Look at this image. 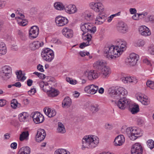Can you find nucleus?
Here are the masks:
<instances>
[{"mask_svg": "<svg viewBox=\"0 0 154 154\" xmlns=\"http://www.w3.org/2000/svg\"><path fill=\"white\" fill-rule=\"evenodd\" d=\"M36 92V90L35 88H31V90L28 91V94L30 96H32Z\"/></svg>", "mask_w": 154, "mask_h": 154, "instance_id": "8fccbe9b", "label": "nucleus"}, {"mask_svg": "<svg viewBox=\"0 0 154 154\" xmlns=\"http://www.w3.org/2000/svg\"><path fill=\"white\" fill-rule=\"evenodd\" d=\"M139 107L138 105H134L131 108V111L133 114L136 113L139 111Z\"/></svg>", "mask_w": 154, "mask_h": 154, "instance_id": "ea45409f", "label": "nucleus"}, {"mask_svg": "<svg viewBox=\"0 0 154 154\" xmlns=\"http://www.w3.org/2000/svg\"><path fill=\"white\" fill-rule=\"evenodd\" d=\"M98 88V86L91 85L85 87V91L87 94H93L97 92Z\"/></svg>", "mask_w": 154, "mask_h": 154, "instance_id": "9b49d317", "label": "nucleus"}, {"mask_svg": "<svg viewBox=\"0 0 154 154\" xmlns=\"http://www.w3.org/2000/svg\"><path fill=\"white\" fill-rule=\"evenodd\" d=\"M145 22L147 23L149 22L152 23H154V16L148 15V17L145 18Z\"/></svg>", "mask_w": 154, "mask_h": 154, "instance_id": "4c0bfd02", "label": "nucleus"}, {"mask_svg": "<svg viewBox=\"0 0 154 154\" xmlns=\"http://www.w3.org/2000/svg\"><path fill=\"white\" fill-rule=\"evenodd\" d=\"M26 113L23 112L20 114L19 119L20 122H25L26 118Z\"/></svg>", "mask_w": 154, "mask_h": 154, "instance_id": "a19ab883", "label": "nucleus"}, {"mask_svg": "<svg viewBox=\"0 0 154 154\" xmlns=\"http://www.w3.org/2000/svg\"><path fill=\"white\" fill-rule=\"evenodd\" d=\"M33 74L37 75L38 77L41 79H44L45 78V75L42 73L35 72Z\"/></svg>", "mask_w": 154, "mask_h": 154, "instance_id": "49530a36", "label": "nucleus"}, {"mask_svg": "<svg viewBox=\"0 0 154 154\" xmlns=\"http://www.w3.org/2000/svg\"><path fill=\"white\" fill-rule=\"evenodd\" d=\"M91 71L92 73L93 80L95 79L98 77L99 74L95 70H91Z\"/></svg>", "mask_w": 154, "mask_h": 154, "instance_id": "de8ad7c7", "label": "nucleus"}, {"mask_svg": "<svg viewBox=\"0 0 154 154\" xmlns=\"http://www.w3.org/2000/svg\"><path fill=\"white\" fill-rule=\"evenodd\" d=\"M144 44L145 42L144 41L142 40H138L136 43V46L139 47L142 46L144 45Z\"/></svg>", "mask_w": 154, "mask_h": 154, "instance_id": "603ef678", "label": "nucleus"}, {"mask_svg": "<svg viewBox=\"0 0 154 154\" xmlns=\"http://www.w3.org/2000/svg\"><path fill=\"white\" fill-rule=\"evenodd\" d=\"M106 18V16L102 14H99L95 20V23L97 25L101 24Z\"/></svg>", "mask_w": 154, "mask_h": 154, "instance_id": "5701e85b", "label": "nucleus"}, {"mask_svg": "<svg viewBox=\"0 0 154 154\" xmlns=\"http://www.w3.org/2000/svg\"><path fill=\"white\" fill-rule=\"evenodd\" d=\"M109 91L110 96L115 99L111 100V101L114 102L119 109L123 110L130 106L131 100L124 97L128 94V92L125 88L122 87L111 88Z\"/></svg>", "mask_w": 154, "mask_h": 154, "instance_id": "f257e3e1", "label": "nucleus"}, {"mask_svg": "<svg viewBox=\"0 0 154 154\" xmlns=\"http://www.w3.org/2000/svg\"><path fill=\"white\" fill-rule=\"evenodd\" d=\"M55 22L58 26H61L67 24L68 22V20L65 17L58 16L55 18Z\"/></svg>", "mask_w": 154, "mask_h": 154, "instance_id": "f8f14e48", "label": "nucleus"}, {"mask_svg": "<svg viewBox=\"0 0 154 154\" xmlns=\"http://www.w3.org/2000/svg\"><path fill=\"white\" fill-rule=\"evenodd\" d=\"M91 35L90 34L88 35V33L85 35L84 34L83 35H82V38L84 40H87L86 42H88V43H91Z\"/></svg>", "mask_w": 154, "mask_h": 154, "instance_id": "e433bc0d", "label": "nucleus"}, {"mask_svg": "<svg viewBox=\"0 0 154 154\" xmlns=\"http://www.w3.org/2000/svg\"><path fill=\"white\" fill-rule=\"evenodd\" d=\"M129 11L131 14H134L136 13L137 11L135 8H131L129 9Z\"/></svg>", "mask_w": 154, "mask_h": 154, "instance_id": "e2e57ef3", "label": "nucleus"}, {"mask_svg": "<svg viewBox=\"0 0 154 154\" xmlns=\"http://www.w3.org/2000/svg\"><path fill=\"white\" fill-rule=\"evenodd\" d=\"M106 62L103 60H99L95 62L94 64V69L100 71L102 68L106 66Z\"/></svg>", "mask_w": 154, "mask_h": 154, "instance_id": "f3484780", "label": "nucleus"}, {"mask_svg": "<svg viewBox=\"0 0 154 154\" xmlns=\"http://www.w3.org/2000/svg\"><path fill=\"white\" fill-rule=\"evenodd\" d=\"M117 29L120 32L125 33L128 32V27L123 22L121 21L118 24Z\"/></svg>", "mask_w": 154, "mask_h": 154, "instance_id": "a211bd4d", "label": "nucleus"}, {"mask_svg": "<svg viewBox=\"0 0 154 154\" xmlns=\"http://www.w3.org/2000/svg\"><path fill=\"white\" fill-rule=\"evenodd\" d=\"M16 74L17 75V78L18 79H20V80L23 81L25 80L26 77L23 75L22 71L21 70H20L19 71L16 72Z\"/></svg>", "mask_w": 154, "mask_h": 154, "instance_id": "2f4dec72", "label": "nucleus"}, {"mask_svg": "<svg viewBox=\"0 0 154 154\" xmlns=\"http://www.w3.org/2000/svg\"><path fill=\"white\" fill-rule=\"evenodd\" d=\"M81 29L83 32L82 35L88 32L94 33L96 31V27L94 26L91 24L89 23H83L82 24Z\"/></svg>", "mask_w": 154, "mask_h": 154, "instance_id": "39448f33", "label": "nucleus"}, {"mask_svg": "<svg viewBox=\"0 0 154 154\" xmlns=\"http://www.w3.org/2000/svg\"><path fill=\"white\" fill-rule=\"evenodd\" d=\"M44 111L45 114L50 118L53 117L56 114V112L55 110L49 108H45L44 109Z\"/></svg>", "mask_w": 154, "mask_h": 154, "instance_id": "b1692460", "label": "nucleus"}, {"mask_svg": "<svg viewBox=\"0 0 154 154\" xmlns=\"http://www.w3.org/2000/svg\"><path fill=\"white\" fill-rule=\"evenodd\" d=\"M17 143L14 142L12 143L11 145V147L13 149H16L17 148Z\"/></svg>", "mask_w": 154, "mask_h": 154, "instance_id": "774afa93", "label": "nucleus"}, {"mask_svg": "<svg viewBox=\"0 0 154 154\" xmlns=\"http://www.w3.org/2000/svg\"><path fill=\"white\" fill-rule=\"evenodd\" d=\"M90 6L91 8L96 12H102L104 10L103 6L100 2H91L90 5Z\"/></svg>", "mask_w": 154, "mask_h": 154, "instance_id": "6e6552de", "label": "nucleus"}, {"mask_svg": "<svg viewBox=\"0 0 154 154\" xmlns=\"http://www.w3.org/2000/svg\"><path fill=\"white\" fill-rule=\"evenodd\" d=\"M39 33V28L37 26H32L29 31V37L31 39L35 38Z\"/></svg>", "mask_w": 154, "mask_h": 154, "instance_id": "9d476101", "label": "nucleus"}, {"mask_svg": "<svg viewBox=\"0 0 154 154\" xmlns=\"http://www.w3.org/2000/svg\"><path fill=\"white\" fill-rule=\"evenodd\" d=\"M58 128L57 129L58 132L62 134L65 133L66 132V130L64 125L61 123L59 122L58 123Z\"/></svg>", "mask_w": 154, "mask_h": 154, "instance_id": "7c9ffc66", "label": "nucleus"}, {"mask_svg": "<svg viewBox=\"0 0 154 154\" xmlns=\"http://www.w3.org/2000/svg\"><path fill=\"white\" fill-rule=\"evenodd\" d=\"M19 152H25L29 154L30 152V149L28 146H25L21 148L19 150Z\"/></svg>", "mask_w": 154, "mask_h": 154, "instance_id": "f704fd0d", "label": "nucleus"}, {"mask_svg": "<svg viewBox=\"0 0 154 154\" xmlns=\"http://www.w3.org/2000/svg\"><path fill=\"white\" fill-rule=\"evenodd\" d=\"M143 149L141 144L136 143L134 144L131 149V154H142Z\"/></svg>", "mask_w": 154, "mask_h": 154, "instance_id": "1a4fd4ad", "label": "nucleus"}, {"mask_svg": "<svg viewBox=\"0 0 154 154\" xmlns=\"http://www.w3.org/2000/svg\"><path fill=\"white\" fill-rule=\"evenodd\" d=\"M6 103V101L4 100H0V106H5Z\"/></svg>", "mask_w": 154, "mask_h": 154, "instance_id": "680f3d73", "label": "nucleus"}, {"mask_svg": "<svg viewBox=\"0 0 154 154\" xmlns=\"http://www.w3.org/2000/svg\"><path fill=\"white\" fill-rule=\"evenodd\" d=\"M91 43H88V42H83L80 44L79 48L82 49L86 46L89 45Z\"/></svg>", "mask_w": 154, "mask_h": 154, "instance_id": "5fc2aeb1", "label": "nucleus"}, {"mask_svg": "<svg viewBox=\"0 0 154 154\" xmlns=\"http://www.w3.org/2000/svg\"><path fill=\"white\" fill-rule=\"evenodd\" d=\"M46 134L45 131L43 129H39L37 132L36 136V141L40 142L43 140L45 138Z\"/></svg>", "mask_w": 154, "mask_h": 154, "instance_id": "4468645a", "label": "nucleus"}, {"mask_svg": "<svg viewBox=\"0 0 154 154\" xmlns=\"http://www.w3.org/2000/svg\"><path fill=\"white\" fill-rule=\"evenodd\" d=\"M146 85L148 87L154 90V82L150 80H148L146 82Z\"/></svg>", "mask_w": 154, "mask_h": 154, "instance_id": "79ce46f5", "label": "nucleus"}, {"mask_svg": "<svg viewBox=\"0 0 154 154\" xmlns=\"http://www.w3.org/2000/svg\"><path fill=\"white\" fill-rule=\"evenodd\" d=\"M131 129L132 127H129L125 129V131L124 132L125 134L127 135L130 139V136H131Z\"/></svg>", "mask_w": 154, "mask_h": 154, "instance_id": "37998d69", "label": "nucleus"}, {"mask_svg": "<svg viewBox=\"0 0 154 154\" xmlns=\"http://www.w3.org/2000/svg\"><path fill=\"white\" fill-rule=\"evenodd\" d=\"M87 77L89 80H93L92 74L91 71L88 73Z\"/></svg>", "mask_w": 154, "mask_h": 154, "instance_id": "13d9d810", "label": "nucleus"}, {"mask_svg": "<svg viewBox=\"0 0 154 154\" xmlns=\"http://www.w3.org/2000/svg\"><path fill=\"white\" fill-rule=\"evenodd\" d=\"M7 52L6 47L0 48V54L2 55H5Z\"/></svg>", "mask_w": 154, "mask_h": 154, "instance_id": "09e8293b", "label": "nucleus"}, {"mask_svg": "<svg viewBox=\"0 0 154 154\" xmlns=\"http://www.w3.org/2000/svg\"><path fill=\"white\" fill-rule=\"evenodd\" d=\"M54 6L55 8L58 10H63V9H65V7L63 4L60 2L55 3Z\"/></svg>", "mask_w": 154, "mask_h": 154, "instance_id": "473e14b6", "label": "nucleus"}, {"mask_svg": "<svg viewBox=\"0 0 154 154\" xmlns=\"http://www.w3.org/2000/svg\"><path fill=\"white\" fill-rule=\"evenodd\" d=\"M99 109V106L97 104L92 105L91 106L90 109L93 113H95L98 111Z\"/></svg>", "mask_w": 154, "mask_h": 154, "instance_id": "58836bf2", "label": "nucleus"}, {"mask_svg": "<svg viewBox=\"0 0 154 154\" xmlns=\"http://www.w3.org/2000/svg\"><path fill=\"white\" fill-rule=\"evenodd\" d=\"M119 51L116 46L112 45L105 48L104 52V55L109 59H113L119 57Z\"/></svg>", "mask_w": 154, "mask_h": 154, "instance_id": "7ed1b4c3", "label": "nucleus"}, {"mask_svg": "<svg viewBox=\"0 0 154 154\" xmlns=\"http://www.w3.org/2000/svg\"><path fill=\"white\" fill-rule=\"evenodd\" d=\"M18 101L16 99H13L11 101V106L13 109H16L17 107Z\"/></svg>", "mask_w": 154, "mask_h": 154, "instance_id": "a18cd8bd", "label": "nucleus"}, {"mask_svg": "<svg viewBox=\"0 0 154 154\" xmlns=\"http://www.w3.org/2000/svg\"><path fill=\"white\" fill-rule=\"evenodd\" d=\"M98 138L94 135L85 136L82 140V149L84 150L85 148H91L95 147L99 143Z\"/></svg>", "mask_w": 154, "mask_h": 154, "instance_id": "f03ea898", "label": "nucleus"}, {"mask_svg": "<svg viewBox=\"0 0 154 154\" xmlns=\"http://www.w3.org/2000/svg\"><path fill=\"white\" fill-rule=\"evenodd\" d=\"M140 34L143 36H146L151 35V32L149 29L145 26H142L139 28Z\"/></svg>", "mask_w": 154, "mask_h": 154, "instance_id": "2eb2a0df", "label": "nucleus"}, {"mask_svg": "<svg viewBox=\"0 0 154 154\" xmlns=\"http://www.w3.org/2000/svg\"><path fill=\"white\" fill-rule=\"evenodd\" d=\"M27 20L23 19L22 21L19 23L20 25L22 26H24L27 24Z\"/></svg>", "mask_w": 154, "mask_h": 154, "instance_id": "6e6d98bb", "label": "nucleus"}, {"mask_svg": "<svg viewBox=\"0 0 154 154\" xmlns=\"http://www.w3.org/2000/svg\"><path fill=\"white\" fill-rule=\"evenodd\" d=\"M13 86H15L18 88H20L21 86V83L19 82H17L14 84L12 85Z\"/></svg>", "mask_w": 154, "mask_h": 154, "instance_id": "69168bd1", "label": "nucleus"}, {"mask_svg": "<svg viewBox=\"0 0 154 154\" xmlns=\"http://www.w3.org/2000/svg\"><path fill=\"white\" fill-rule=\"evenodd\" d=\"M33 82L32 80L31 79H28L27 81V84L28 86H30L32 85Z\"/></svg>", "mask_w": 154, "mask_h": 154, "instance_id": "338daca9", "label": "nucleus"}, {"mask_svg": "<svg viewBox=\"0 0 154 154\" xmlns=\"http://www.w3.org/2000/svg\"><path fill=\"white\" fill-rule=\"evenodd\" d=\"M66 81L71 84H74L73 81L69 77H67L66 79Z\"/></svg>", "mask_w": 154, "mask_h": 154, "instance_id": "0e129e2a", "label": "nucleus"}, {"mask_svg": "<svg viewBox=\"0 0 154 154\" xmlns=\"http://www.w3.org/2000/svg\"><path fill=\"white\" fill-rule=\"evenodd\" d=\"M11 69L10 67L5 66L2 68L1 76L3 80H7L11 76Z\"/></svg>", "mask_w": 154, "mask_h": 154, "instance_id": "0eeeda50", "label": "nucleus"}, {"mask_svg": "<svg viewBox=\"0 0 154 154\" xmlns=\"http://www.w3.org/2000/svg\"><path fill=\"white\" fill-rule=\"evenodd\" d=\"M44 45L43 42H40L38 41H35L29 44V47L32 50H35L42 46Z\"/></svg>", "mask_w": 154, "mask_h": 154, "instance_id": "4be33fe9", "label": "nucleus"}, {"mask_svg": "<svg viewBox=\"0 0 154 154\" xmlns=\"http://www.w3.org/2000/svg\"><path fill=\"white\" fill-rule=\"evenodd\" d=\"M140 14H139V15L141 16V17L145 21V18L147 17L148 16V13L147 12H144Z\"/></svg>", "mask_w": 154, "mask_h": 154, "instance_id": "3c124183", "label": "nucleus"}, {"mask_svg": "<svg viewBox=\"0 0 154 154\" xmlns=\"http://www.w3.org/2000/svg\"><path fill=\"white\" fill-rule=\"evenodd\" d=\"M102 74L104 77H106L109 75L111 72L110 68L106 66L102 68L100 70Z\"/></svg>", "mask_w": 154, "mask_h": 154, "instance_id": "cd10ccee", "label": "nucleus"}, {"mask_svg": "<svg viewBox=\"0 0 154 154\" xmlns=\"http://www.w3.org/2000/svg\"><path fill=\"white\" fill-rule=\"evenodd\" d=\"M37 68L38 70L41 72H43L44 71L43 69V66L40 64L37 66Z\"/></svg>", "mask_w": 154, "mask_h": 154, "instance_id": "bf43d9fd", "label": "nucleus"}, {"mask_svg": "<svg viewBox=\"0 0 154 154\" xmlns=\"http://www.w3.org/2000/svg\"><path fill=\"white\" fill-rule=\"evenodd\" d=\"M139 14H140L139 13H136L132 17V18L133 20H138L139 19V18L140 16Z\"/></svg>", "mask_w": 154, "mask_h": 154, "instance_id": "4d7b16f0", "label": "nucleus"}, {"mask_svg": "<svg viewBox=\"0 0 154 154\" xmlns=\"http://www.w3.org/2000/svg\"><path fill=\"white\" fill-rule=\"evenodd\" d=\"M17 33L18 35L22 40L25 41L26 39V35L22 31L20 30H18L17 31Z\"/></svg>", "mask_w": 154, "mask_h": 154, "instance_id": "72a5a7b5", "label": "nucleus"}, {"mask_svg": "<svg viewBox=\"0 0 154 154\" xmlns=\"http://www.w3.org/2000/svg\"><path fill=\"white\" fill-rule=\"evenodd\" d=\"M54 154H67V152L64 149H58L55 152Z\"/></svg>", "mask_w": 154, "mask_h": 154, "instance_id": "c03bdc74", "label": "nucleus"}, {"mask_svg": "<svg viewBox=\"0 0 154 154\" xmlns=\"http://www.w3.org/2000/svg\"><path fill=\"white\" fill-rule=\"evenodd\" d=\"M32 118L33 120L36 124H39L42 122L44 118L42 114L38 112H35L33 115Z\"/></svg>", "mask_w": 154, "mask_h": 154, "instance_id": "ddd939ff", "label": "nucleus"}, {"mask_svg": "<svg viewBox=\"0 0 154 154\" xmlns=\"http://www.w3.org/2000/svg\"><path fill=\"white\" fill-rule=\"evenodd\" d=\"M48 83H46L45 85V87L43 88H42V90L45 92H46L48 93V91L50 90V88H51V87H49L48 86Z\"/></svg>", "mask_w": 154, "mask_h": 154, "instance_id": "864d4df0", "label": "nucleus"}, {"mask_svg": "<svg viewBox=\"0 0 154 154\" xmlns=\"http://www.w3.org/2000/svg\"><path fill=\"white\" fill-rule=\"evenodd\" d=\"M125 141L124 136L122 135H119L115 138L114 141L115 145L116 146L122 145Z\"/></svg>", "mask_w": 154, "mask_h": 154, "instance_id": "aec40b11", "label": "nucleus"}, {"mask_svg": "<svg viewBox=\"0 0 154 154\" xmlns=\"http://www.w3.org/2000/svg\"><path fill=\"white\" fill-rule=\"evenodd\" d=\"M150 53L152 55H154V46H151L149 49Z\"/></svg>", "mask_w": 154, "mask_h": 154, "instance_id": "052dcab7", "label": "nucleus"}, {"mask_svg": "<svg viewBox=\"0 0 154 154\" xmlns=\"http://www.w3.org/2000/svg\"><path fill=\"white\" fill-rule=\"evenodd\" d=\"M72 104L71 99L68 97H66L62 102V106L64 108H68Z\"/></svg>", "mask_w": 154, "mask_h": 154, "instance_id": "393cba45", "label": "nucleus"}, {"mask_svg": "<svg viewBox=\"0 0 154 154\" xmlns=\"http://www.w3.org/2000/svg\"><path fill=\"white\" fill-rule=\"evenodd\" d=\"M137 98L138 100L144 105H147L149 103V100L144 97L141 94H137Z\"/></svg>", "mask_w": 154, "mask_h": 154, "instance_id": "a878e982", "label": "nucleus"}, {"mask_svg": "<svg viewBox=\"0 0 154 154\" xmlns=\"http://www.w3.org/2000/svg\"><path fill=\"white\" fill-rule=\"evenodd\" d=\"M29 136V132L28 131H26L23 132L20 134V140L21 141L24 140H27L28 139Z\"/></svg>", "mask_w": 154, "mask_h": 154, "instance_id": "c756f323", "label": "nucleus"}, {"mask_svg": "<svg viewBox=\"0 0 154 154\" xmlns=\"http://www.w3.org/2000/svg\"><path fill=\"white\" fill-rule=\"evenodd\" d=\"M65 10L67 13L70 14L75 13L78 11L76 6L72 5H69L66 6Z\"/></svg>", "mask_w": 154, "mask_h": 154, "instance_id": "412c9836", "label": "nucleus"}, {"mask_svg": "<svg viewBox=\"0 0 154 154\" xmlns=\"http://www.w3.org/2000/svg\"><path fill=\"white\" fill-rule=\"evenodd\" d=\"M63 35L67 38H71L73 36V31L71 29L65 28L62 30Z\"/></svg>", "mask_w": 154, "mask_h": 154, "instance_id": "bb28decb", "label": "nucleus"}, {"mask_svg": "<svg viewBox=\"0 0 154 154\" xmlns=\"http://www.w3.org/2000/svg\"><path fill=\"white\" fill-rule=\"evenodd\" d=\"M147 145L148 147L150 149H152L154 148V141L152 140H148L146 142Z\"/></svg>", "mask_w": 154, "mask_h": 154, "instance_id": "c9c22d12", "label": "nucleus"}, {"mask_svg": "<svg viewBox=\"0 0 154 154\" xmlns=\"http://www.w3.org/2000/svg\"><path fill=\"white\" fill-rule=\"evenodd\" d=\"M139 58V55L134 53L131 54L126 60V62L128 65L130 66L135 65Z\"/></svg>", "mask_w": 154, "mask_h": 154, "instance_id": "423d86ee", "label": "nucleus"}, {"mask_svg": "<svg viewBox=\"0 0 154 154\" xmlns=\"http://www.w3.org/2000/svg\"><path fill=\"white\" fill-rule=\"evenodd\" d=\"M41 55L44 60L49 62H51L54 57L53 51L48 48L43 50Z\"/></svg>", "mask_w": 154, "mask_h": 154, "instance_id": "20e7f679", "label": "nucleus"}, {"mask_svg": "<svg viewBox=\"0 0 154 154\" xmlns=\"http://www.w3.org/2000/svg\"><path fill=\"white\" fill-rule=\"evenodd\" d=\"M126 45V42L121 40L118 41L116 46V48H117L119 51V55L120 56L124 51Z\"/></svg>", "mask_w": 154, "mask_h": 154, "instance_id": "dca6fc26", "label": "nucleus"}, {"mask_svg": "<svg viewBox=\"0 0 154 154\" xmlns=\"http://www.w3.org/2000/svg\"><path fill=\"white\" fill-rule=\"evenodd\" d=\"M131 136H130V139L134 140L137 138L140 137L142 135V133L139 132V130L135 129L134 128L132 127Z\"/></svg>", "mask_w": 154, "mask_h": 154, "instance_id": "6ab92c4d", "label": "nucleus"}, {"mask_svg": "<svg viewBox=\"0 0 154 154\" xmlns=\"http://www.w3.org/2000/svg\"><path fill=\"white\" fill-rule=\"evenodd\" d=\"M48 92L47 94L49 97H55L57 96L59 93V92L55 89L51 87Z\"/></svg>", "mask_w": 154, "mask_h": 154, "instance_id": "c85d7f7f", "label": "nucleus"}]
</instances>
